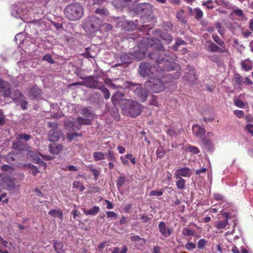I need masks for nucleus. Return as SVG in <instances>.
Segmentation results:
<instances>
[{"instance_id": "obj_8", "label": "nucleus", "mask_w": 253, "mask_h": 253, "mask_svg": "<svg viewBox=\"0 0 253 253\" xmlns=\"http://www.w3.org/2000/svg\"><path fill=\"white\" fill-rule=\"evenodd\" d=\"M145 86L153 92L158 93L165 89L164 84L161 79H157L153 81H149L145 83Z\"/></svg>"}, {"instance_id": "obj_27", "label": "nucleus", "mask_w": 253, "mask_h": 253, "mask_svg": "<svg viewBox=\"0 0 253 253\" xmlns=\"http://www.w3.org/2000/svg\"><path fill=\"white\" fill-rule=\"evenodd\" d=\"M48 214L53 217H58L60 219L63 217V212L60 210H51L48 212Z\"/></svg>"}, {"instance_id": "obj_47", "label": "nucleus", "mask_w": 253, "mask_h": 253, "mask_svg": "<svg viewBox=\"0 0 253 253\" xmlns=\"http://www.w3.org/2000/svg\"><path fill=\"white\" fill-rule=\"evenodd\" d=\"M16 137L20 140L22 139H24L26 141H28L31 139V135L29 134L22 133L18 134Z\"/></svg>"}, {"instance_id": "obj_49", "label": "nucleus", "mask_w": 253, "mask_h": 253, "mask_svg": "<svg viewBox=\"0 0 253 253\" xmlns=\"http://www.w3.org/2000/svg\"><path fill=\"white\" fill-rule=\"evenodd\" d=\"M163 191L162 190H160L159 191L157 190H152L150 191L149 193L150 196H156V197H159L163 195Z\"/></svg>"}, {"instance_id": "obj_6", "label": "nucleus", "mask_w": 253, "mask_h": 253, "mask_svg": "<svg viewBox=\"0 0 253 253\" xmlns=\"http://www.w3.org/2000/svg\"><path fill=\"white\" fill-rule=\"evenodd\" d=\"M47 126L50 129L47 133L48 140L50 142L58 141L61 135V132L57 128V123L55 122H49L47 123Z\"/></svg>"}, {"instance_id": "obj_54", "label": "nucleus", "mask_w": 253, "mask_h": 253, "mask_svg": "<svg viewBox=\"0 0 253 253\" xmlns=\"http://www.w3.org/2000/svg\"><path fill=\"white\" fill-rule=\"evenodd\" d=\"M51 24L56 29V30L61 31L64 30L63 25L61 23L51 22Z\"/></svg>"}, {"instance_id": "obj_38", "label": "nucleus", "mask_w": 253, "mask_h": 253, "mask_svg": "<svg viewBox=\"0 0 253 253\" xmlns=\"http://www.w3.org/2000/svg\"><path fill=\"white\" fill-rule=\"evenodd\" d=\"M184 10H181L177 13V18L178 20L182 23H185L187 22V20L185 17L183 16Z\"/></svg>"}, {"instance_id": "obj_64", "label": "nucleus", "mask_w": 253, "mask_h": 253, "mask_svg": "<svg viewBox=\"0 0 253 253\" xmlns=\"http://www.w3.org/2000/svg\"><path fill=\"white\" fill-rule=\"evenodd\" d=\"M234 14L239 17H243L244 16L243 11L242 9L237 8L234 11Z\"/></svg>"}, {"instance_id": "obj_16", "label": "nucleus", "mask_w": 253, "mask_h": 253, "mask_svg": "<svg viewBox=\"0 0 253 253\" xmlns=\"http://www.w3.org/2000/svg\"><path fill=\"white\" fill-rule=\"evenodd\" d=\"M158 227L160 232L165 238L169 237L172 232V229L167 227L165 222H161Z\"/></svg>"}, {"instance_id": "obj_62", "label": "nucleus", "mask_w": 253, "mask_h": 253, "mask_svg": "<svg viewBox=\"0 0 253 253\" xmlns=\"http://www.w3.org/2000/svg\"><path fill=\"white\" fill-rule=\"evenodd\" d=\"M79 136V134L76 132L73 133H67V136L69 140L71 141L74 139V138Z\"/></svg>"}, {"instance_id": "obj_22", "label": "nucleus", "mask_w": 253, "mask_h": 253, "mask_svg": "<svg viewBox=\"0 0 253 253\" xmlns=\"http://www.w3.org/2000/svg\"><path fill=\"white\" fill-rule=\"evenodd\" d=\"M194 126H196L198 127V130L195 133V136L197 138H199L200 140H201L202 139L205 138V134L206 132L205 129L200 126H199L196 125H194Z\"/></svg>"}, {"instance_id": "obj_21", "label": "nucleus", "mask_w": 253, "mask_h": 253, "mask_svg": "<svg viewBox=\"0 0 253 253\" xmlns=\"http://www.w3.org/2000/svg\"><path fill=\"white\" fill-rule=\"evenodd\" d=\"M81 114L84 117L87 119L89 118H93L94 115L90 107H86L82 108L81 110Z\"/></svg>"}, {"instance_id": "obj_17", "label": "nucleus", "mask_w": 253, "mask_h": 253, "mask_svg": "<svg viewBox=\"0 0 253 253\" xmlns=\"http://www.w3.org/2000/svg\"><path fill=\"white\" fill-rule=\"evenodd\" d=\"M42 93L41 89L39 88L37 85L33 86L29 90V96L36 99L40 98Z\"/></svg>"}, {"instance_id": "obj_60", "label": "nucleus", "mask_w": 253, "mask_h": 253, "mask_svg": "<svg viewBox=\"0 0 253 253\" xmlns=\"http://www.w3.org/2000/svg\"><path fill=\"white\" fill-rule=\"evenodd\" d=\"M127 251V248L126 246H124L123 250L121 251V252H119V248H115L113 249V251H112V253H126Z\"/></svg>"}, {"instance_id": "obj_23", "label": "nucleus", "mask_w": 253, "mask_h": 253, "mask_svg": "<svg viewBox=\"0 0 253 253\" xmlns=\"http://www.w3.org/2000/svg\"><path fill=\"white\" fill-rule=\"evenodd\" d=\"M204 145L205 147L208 151H211L213 149V144L211 141L206 138H204L201 140Z\"/></svg>"}, {"instance_id": "obj_29", "label": "nucleus", "mask_w": 253, "mask_h": 253, "mask_svg": "<svg viewBox=\"0 0 253 253\" xmlns=\"http://www.w3.org/2000/svg\"><path fill=\"white\" fill-rule=\"evenodd\" d=\"M93 158L95 161L105 159V153L102 152H95L93 153Z\"/></svg>"}, {"instance_id": "obj_33", "label": "nucleus", "mask_w": 253, "mask_h": 253, "mask_svg": "<svg viewBox=\"0 0 253 253\" xmlns=\"http://www.w3.org/2000/svg\"><path fill=\"white\" fill-rule=\"evenodd\" d=\"M228 223V221L227 220H224L217 221L216 227L217 229H224Z\"/></svg>"}, {"instance_id": "obj_11", "label": "nucleus", "mask_w": 253, "mask_h": 253, "mask_svg": "<svg viewBox=\"0 0 253 253\" xmlns=\"http://www.w3.org/2000/svg\"><path fill=\"white\" fill-rule=\"evenodd\" d=\"M233 80L240 87H241L244 84L249 85L253 84V81L250 78L247 77L244 78L239 73L234 74Z\"/></svg>"}, {"instance_id": "obj_28", "label": "nucleus", "mask_w": 253, "mask_h": 253, "mask_svg": "<svg viewBox=\"0 0 253 253\" xmlns=\"http://www.w3.org/2000/svg\"><path fill=\"white\" fill-rule=\"evenodd\" d=\"M177 180L176 181V185L178 189H183L185 186L186 181L182 177L175 178Z\"/></svg>"}, {"instance_id": "obj_26", "label": "nucleus", "mask_w": 253, "mask_h": 253, "mask_svg": "<svg viewBox=\"0 0 253 253\" xmlns=\"http://www.w3.org/2000/svg\"><path fill=\"white\" fill-rule=\"evenodd\" d=\"M100 211V209L98 206H93L91 209L84 211V212L86 215H95Z\"/></svg>"}, {"instance_id": "obj_30", "label": "nucleus", "mask_w": 253, "mask_h": 253, "mask_svg": "<svg viewBox=\"0 0 253 253\" xmlns=\"http://www.w3.org/2000/svg\"><path fill=\"white\" fill-rule=\"evenodd\" d=\"M187 43L181 39H178L176 41L175 44L172 47L173 50L177 51L178 50V47L180 45H186Z\"/></svg>"}, {"instance_id": "obj_19", "label": "nucleus", "mask_w": 253, "mask_h": 253, "mask_svg": "<svg viewBox=\"0 0 253 253\" xmlns=\"http://www.w3.org/2000/svg\"><path fill=\"white\" fill-rule=\"evenodd\" d=\"M49 151L53 154H58L63 149V146L61 144H51L49 145Z\"/></svg>"}, {"instance_id": "obj_44", "label": "nucleus", "mask_w": 253, "mask_h": 253, "mask_svg": "<svg viewBox=\"0 0 253 253\" xmlns=\"http://www.w3.org/2000/svg\"><path fill=\"white\" fill-rule=\"evenodd\" d=\"M207 244V241L205 239H200L198 243V248L199 250L204 249Z\"/></svg>"}, {"instance_id": "obj_43", "label": "nucleus", "mask_w": 253, "mask_h": 253, "mask_svg": "<svg viewBox=\"0 0 253 253\" xmlns=\"http://www.w3.org/2000/svg\"><path fill=\"white\" fill-rule=\"evenodd\" d=\"M187 150L193 154H197L200 153V150L196 146H189L187 148Z\"/></svg>"}, {"instance_id": "obj_1", "label": "nucleus", "mask_w": 253, "mask_h": 253, "mask_svg": "<svg viewBox=\"0 0 253 253\" xmlns=\"http://www.w3.org/2000/svg\"><path fill=\"white\" fill-rule=\"evenodd\" d=\"M148 46H154L157 49L149 53V57L151 59L155 60L158 65L163 63L162 66H160L163 71L177 70L179 68V64L169 61V57L165 54L164 47L160 40L155 38L148 39Z\"/></svg>"}, {"instance_id": "obj_24", "label": "nucleus", "mask_w": 253, "mask_h": 253, "mask_svg": "<svg viewBox=\"0 0 253 253\" xmlns=\"http://www.w3.org/2000/svg\"><path fill=\"white\" fill-rule=\"evenodd\" d=\"M98 89L101 91L102 93L104 95V97L106 99H108L110 97V93L109 92V90L105 87V86L102 83H101L100 85L97 88Z\"/></svg>"}, {"instance_id": "obj_39", "label": "nucleus", "mask_w": 253, "mask_h": 253, "mask_svg": "<svg viewBox=\"0 0 253 253\" xmlns=\"http://www.w3.org/2000/svg\"><path fill=\"white\" fill-rule=\"evenodd\" d=\"M107 159L108 161L112 162H116V158L113 151L111 150L108 151V153H107Z\"/></svg>"}, {"instance_id": "obj_14", "label": "nucleus", "mask_w": 253, "mask_h": 253, "mask_svg": "<svg viewBox=\"0 0 253 253\" xmlns=\"http://www.w3.org/2000/svg\"><path fill=\"white\" fill-rule=\"evenodd\" d=\"M12 148L18 151H28L30 147L27 144L22 142L17 137L12 143Z\"/></svg>"}, {"instance_id": "obj_61", "label": "nucleus", "mask_w": 253, "mask_h": 253, "mask_svg": "<svg viewBox=\"0 0 253 253\" xmlns=\"http://www.w3.org/2000/svg\"><path fill=\"white\" fill-rule=\"evenodd\" d=\"M234 104L239 107V108H243L245 106V104L243 102V101H242L240 99H236L234 101Z\"/></svg>"}, {"instance_id": "obj_5", "label": "nucleus", "mask_w": 253, "mask_h": 253, "mask_svg": "<svg viewBox=\"0 0 253 253\" xmlns=\"http://www.w3.org/2000/svg\"><path fill=\"white\" fill-rule=\"evenodd\" d=\"M125 109L131 117H136L140 114L141 105L131 100H127L125 103Z\"/></svg>"}, {"instance_id": "obj_4", "label": "nucleus", "mask_w": 253, "mask_h": 253, "mask_svg": "<svg viewBox=\"0 0 253 253\" xmlns=\"http://www.w3.org/2000/svg\"><path fill=\"white\" fill-rule=\"evenodd\" d=\"M101 24V19L94 16L87 17L82 23L83 29L87 32V31H91L92 32H98Z\"/></svg>"}, {"instance_id": "obj_58", "label": "nucleus", "mask_w": 253, "mask_h": 253, "mask_svg": "<svg viewBox=\"0 0 253 253\" xmlns=\"http://www.w3.org/2000/svg\"><path fill=\"white\" fill-rule=\"evenodd\" d=\"M234 115L238 118H242L244 116V112L242 110H235L234 111Z\"/></svg>"}, {"instance_id": "obj_50", "label": "nucleus", "mask_w": 253, "mask_h": 253, "mask_svg": "<svg viewBox=\"0 0 253 253\" xmlns=\"http://www.w3.org/2000/svg\"><path fill=\"white\" fill-rule=\"evenodd\" d=\"M28 167L34 176H36L40 172L37 168L33 165L29 164Z\"/></svg>"}, {"instance_id": "obj_7", "label": "nucleus", "mask_w": 253, "mask_h": 253, "mask_svg": "<svg viewBox=\"0 0 253 253\" xmlns=\"http://www.w3.org/2000/svg\"><path fill=\"white\" fill-rule=\"evenodd\" d=\"M127 84V87L133 90L134 93L140 101H144L146 100L148 96L147 92L145 90L142 89L140 84H132L130 82Z\"/></svg>"}, {"instance_id": "obj_2", "label": "nucleus", "mask_w": 253, "mask_h": 253, "mask_svg": "<svg viewBox=\"0 0 253 253\" xmlns=\"http://www.w3.org/2000/svg\"><path fill=\"white\" fill-rule=\"evenodd\" d=\"M65 17L70 21H77L84 15V8L79 3L68 4L64 10Z\"/></svg>"}, {"instance_id": "obj_36", "label": "nucleus", "mask_w": 253, "mask_h": 253, "mask_svg": "<svg viewBox=\"0 0 253 253\" xmlns=\"http://www.w3.org/2000/svg\"><path fill=\"white\" fill-rule=\"evenodd\" d=\"M182 233L184 236H194L195 235V231L188 228H184L182 229Z\"/></svg>"}, {"instance_id": "obj_10", "label": "nucleus", "mask_w": 253, "mask_h": 253, "mask_svg": "<svg viewBox=\"0 0 253 253\" xmlns=\"http://www.w3.org/2000/svg\"><path fill=\"white\" fill-rule=\"evenodd\" d=\"M154 69L152 68L149 63L142 62L139 67V72L142 77H148L154 73Z\"/></svg>"}, {"instance_id": "obj_41", "label": "nucleus", "mask_w": 253, "mask_h": 253, "mask_svg": "<svg viewBox=\"0 0 253 253\" xmlns=\"http://www.w3.org/2000/svg\"><path fill=\"white\" fill-rule=\"evenodd\" d=\"M40 26L41 25L38 22H35L34 21H31L25 25L24 32L29 30V28H30L31 27L34 28L35 26L40 27Z\"/></svg>"}, {"instance_id": "obj_46", "label": "nucleus", "mask_w": 253, "mask_h": 253, "mask_svg": "<svg viewBox=\"0 0 253 253\" xmlns=\"http://www.w3.org/2000/svg\"><path fill=\"white\" fill-rule=\"evenodd\" d=\"M156 155L157 158H162L164 157L166 152L164 148L162 147L158 148L156 150Z\"/></svg>"}, {"instance_id": "obj_34", "label": "nucleus", "mask_w": 253, "mask_h": 253, "mask_svg": "<svg viewBox=\"0 0 253 253\" xmlns=\"http://www.w3.org/2000/svg\"><path fill=\"white\" fill-rule=\"evenodd\" d=\"M25 96L22 93L18 90H16L14 91L13 96V100L14 102H18L20 99L24 98Z\"/></svg>"}, {"instance_id": "obj_52", "label": "nucleus", "mask_w": 253, "mask_h": 253, "mask_svg": "<svg viewBox=\"0 0 253 253\" xmlns=\"http://www.w3.org/2000/svg\"><path fill=\"white\" fill-rule=\"evenodd\" d=\"M125 177L124 176H120L118 180L117 181V186L118 188L121 187L123 184L125 183Z\"/></svg>"}, {"instance_id": "obj_40", "label": "nucleus", "mask_w": 253, "mask_h": 253, "mask_svg": "<svg viewBox=\"0 0 253 253\" xmlns=\"http://www.w3.org/2000/svg\"><path fill=\"white\" fill-rule=\"evenodd\" d=\"M203 15L202 11L199 8H196L194 9V17L197 20L200 19Z\"/></svg>"}, {"instance_id": "obj_32", "label": "nucleus", "mask_w": 253, "mask_h": 253, "mask_svg": "<svg viewBox=\"0 0 253 253\" xmlns=\"http://www.w3.org/2000/svg\"><path fill=\"white\" fill-rule=\"evenodd\" d=\"M208 49L211 52H222V50L218 46L212 42L211 44L208 46Z\"/></svg>"}, {"instance_id": "obj_12", "label": "nucleus", "mask_w": 253, "mask_h": 253, "mask_svg": "<svg viewBox=\"0 0 253 253\" xmlns=\"http://www.w3.org/2000/svg\"><path fill=\"white\" fill-rule=\"evenodd\" d=\"M76 121L78 124V126H75V122L70 121L68 122L71 126L72 129L73 130L76 128L78 130H80L81 128L82 125H90L91 124V120L87 118H84L81 117H78L76 119Z\"/></svg>"}, {"instance_id": "obj_48", "label": "nucleus", "mask_w": 253, "mask_h": 253, "mask_svg": "<svg viewBox=\"0 0 253 253\" xmlns=\"http://www.w3.org/2000/svg\"><path fill=\"white\" fill-rule=\"evenodd\" d=\"M185 249L187 251H191L195 249L196 248V245L195 244L193 243L192 242H190L188 241L187 243L185 244Z\"/></svg>"}, {"instance_id": "obj_13", "label": "nucleus", "mask_w": 253, "mask_h": 253, "mask_svg": "<svg viewBox=\"0 0 253 253\" xmlns=\"http://www.w3.org/2000/svg\"><path fill=\"white\" fill-rule=\"evenodd\" d=\"M117 27H121V31L129 32L135 30L137 26L133 21H120L117 24Z\"/></svg>"}, {"instance_id": "obj_56", "label": "nucleus", "mask_w": 253, "mask_h": 253, "mask_svg": "<svg viewBox=\"0 0 253 253\" xmlns=\"http://www.w3.org/2000/svg\"><path fill=\"white\" fill-rule=\"evenodd\" d=\"M95 13L99 14L101 15H107L109 12L105 8L103 9H96L95 11Z\"/></svg>"}, {"instance_id": "obj_35", "label": "nucleus", "mask_w": 253, "mask_h": 253, "mask_svg": "<svg viewBox=\"0 0 253 253\" xmlns=\"http://www.w3.org/2000/svg\"><path fill=\"white\" fill-rule=\"evenodd\" d=\"M89 169L90 171L94 175V179L97 180L99 175L100 174V170L99 169H97L93 168L92 166H90L89 167Z\"/></svg>"}, {"instance_id": "obj_25", "label": "nucleus", "mask_w": 253, "mask_h": 253, "mask_svg": "<svg viewBox=\"0 0 253 253\" xmlns=\"http://www.w3.org/2000/svg\"><path fill=\"white\" fill-rule=\"evenodd\" d=\"M113 26L108 23H103L101 20L99 31L100 32H109L112 30Z\"/></svg>"}, {"instance_id": "obj_51", "label": "nucleus", "mask_w": 253, "mask_h": 253, "mask_svg": "<svg viewBox=\"0 0 253 253\" xmlns=\"http://www.w3.org/2000/svg\"><path fill=\"white\" fill-rule=\"evenodd\" d=\"M212 38L213 41L220 45H222L224 43L223 41L216 35H212Z\"/></svg>"}, {"instance_id": "obj_20", "label": "nucleus", "mask_w": 253, "mask_h": 253, "mask_svg": "<svg viewBox=\"0 0 253 253\" xmlns=\"http://www.w3.org/2000/svg\"><path fill=\"white\" fill-rule=\"evenodd\" d=\"M160 37L164 44H169L172 40V37L169 33H160Z\"/></svg>"}, {"instance_id": "obj_9", "label": "nucleus", "mask_w": 253, "mask_h": 253, "mask_svg": "<svg viewBox=\"0 0 253 253\" xmlns=\"http://www.w3.org/2000/svg\"><path fill=\"white\" fill-rule=\"evenodd\" d=\"M80 79L84 81V86L90 88L97 89L101 84L98 79L93 76L83 77L80 76Z\"/></svg>"}, {"instance_id": "obj_53", "label": "nucleus", "mask_w": 253, "mask_h": 253, "mask_svg": "<svg viewBox=\"0 0 253 253\" xmlns=\"http://www.w3.org/2000/svg\"><path fill=\"white\" fill-rule=\"evenodd\" d=\"M42 59L44 61H47L51 64L54 63V61L52 59L51 55L49 54H47L44 55L42 57Z\"/></svg>"}, {"instance_id": "obj_55", "label": "nucleus", "mask_w": 253, "mask_h": 253, "mask_svg": "<svg viewBox=\"0 0 253 253\" xmlns=\"http://www.w3.org/2000/svg\"><path fill=\"white\" fill-rule=\"evenodd\" d=\"M245 129L253 136V125L248 124L245 126Z\"/></svg>"}, {"instance_id": "obj_45", "label": "nucleus", "mask_w": 253, "mask_h": 253, "mask_svg": "<svg viewBox=\"0 0 253 253\" xmlns=\"http://www.w3.org/2000/svg\"><path fill=\"white\" fill-rule=\"evenodd\" d=\"M18 102L19 103L20 105L23 110H26L27 109L28 101L26 100L25 97L22 99H20V100H19Z\"/></svg>"}, {"instance_id": "obj_3", "label": "nucleus", "mask_w": 253, "mask_h": 253, "mask_svg": "<svg viewBox=\"0 0 253 253\" xmlns=\"http://www.w3.org/2000/svg\"><path fill=\"white\" fill-rule=\"evenodd\" d=\"M131 10V9L130 8ZM136 14H140L146 20L151 19L153 13V6L149 3H139L131 9Z\"/></svg>"}, {"instance_id": "obj_15", "label": "nucleus", "mask_w": 253, "mask_h": 253, "mask_svg": "<svg viewBox=\"0 0 253 253\" xmlns=\"http://www.w3.org/2000/svg\"><path fill=\"white\" fill-rule=\"evenodd\" d=\"M192 174V171L191 169L187 167H184L178 169L176 170L174 173V176L175 178L185 177H189Z\"/></svg>"}, {"instance_id": "obj_37", "label": "nucleus", "mask_w": 253, "mask_h": 253, "mask_svg": "<svg viewBox=\"0 0 253 253\" xmlns=\"http://www.w3.org/2000/svg\"><path fill=\"white\" fill-rule=\"evenodd\" d=\"M16 154L14 152H10L8 153L5 158L6 161L8 163L15 161V159L14 158V156Z\"/></svg>"}, {"instance_id": "obj_63", "label": "nucleus", "mask_w": 253, "mask_h": 253, "mask_svg": "<svg viewBox=\"0 0 253 253\" xmlns=\"http://www.w3.org/2000/svg\"><path fill=\"white\" fill-rule=\"evenodd\" d=\"M150 104L156 106H158L159 105L158 101V98L156 96L152 95V99L150 101Z\"/></svg>"}, {"instance_id": "obj_31", "label": "nucleus", "mask_w": 253, "mask_h": 253, "mask_svg": "<svg viewBox=\"0 0 253 253\" xmlns=\"http://www.w3.org/2000/svg\"><path fill=\"white\" fill-rule=\"evenodd\" d=\"M54 248L55 251L57 253H64V251L63 249V244L61 242H55L54 244Z\"/></svg>"}, {"instance_id": "obj_59", "label": "nucleus", "mask_w": 253, "mask_h": 253, "mask_svg": "<svg viewBox=\"0 0 253 253\" xmlns=\"http://www.w3.org/2000/svg\"><path fill=\"white\" fill-rule=\"evenodd\" d=\"M167 133L170 137H176L177 135V132L171 128H169L167 130Z\"/></svg>"}, {"instance_id": "obj_18", "label": "nucleus", "mask_w": 253, "mask_h": 253, "mask_svg": "<svg viewBox=\"0 0 253 253\" xmlns=\"http://www.w3.org/2000/svg\"><path fill=\"white\" fill-rule=\"evenodd\" d=\"M240 64L242 69L246 72H248L252 69V63L249 59L242 60Z\"/></svg>"}, {"instance_id": "obj_42", "label": "nucleus", "mask_w": 253, "mask_h": 253, "mask_svg": "<svg viewBox=\"0 0 253 253\" xmlns=\"http://www.w3.org/2000/svg\"><path fill=\"white\" fill-rule=\"evenodd\" d=\"M131 241L133 242L139 243L141 241H142L143 244L146 243V240L144 238H142L137 235L132 236L130 238Z\"/></svg>"}, {"instance_id": "obj_57", "label": "nucleus", "mask_w": 253, "mask_h": 253, "mask_svg": "<svg viewBox=\"0 0 253 253\" xmlns=\"http://www.w3.org/2000/svg\"><path fill=\"white\" fill-rule=\"evenodd\" d=\"M8 83L0 79V92L5 89L8 85Z\"/></svg>"}]
</instances>
